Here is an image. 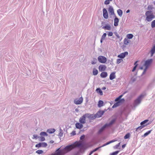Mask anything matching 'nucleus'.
<instances>
[{"mask_svg":"<svg viewBox=\"0 0 155 155\" xmlns=\"http://www.w3.org/2000/svg\"><path fill=\"white\" fill-rule=\"evenodd\" d=\"M115 120H112L109 123L106 124H105L103 127H102L99 130L98 133H101L107 127L111 125H112L114 122Z\"/></svg>","mask_w":155,"mask_h":155,"instance_id":"39448f33","label":"nucleus"},{"mask_svg":"<svg viewBox=\"0 0 155 155\" xmlns=\"http://www.w3.org/2000/svg\"><path fill=\"white\" fill-rule=\"evenodd\" d=\"M36 152V153H37L38 154H41L43 152V151L42 150H37Z\"/></svg>","mask_w":155,"mask_h":155,"instance_id":"a19ab883","label":"nucleus"},{"mask_svg":"<svg viewBox=\"0 0 155 155\" xmlns=\"http://www.w3.org/2000/svg\"><path fill=\"white\" fill-rule=\"evenodd\" d=\"M150 53L151 54V57H152L155 53V45H154L153 48L151 49Z\"/></svg>","mask_w":155,"mask_h":155,"instance_id":"dca6fc26","label":"nucleus"},{"mask_svg":"<svg viewBox=\"0 0 155 155\" xmlns=\"http://www.w3.org/2000/svg\"><path fill=\"white\" fill-rule=\"evenodd\" d=\"M104 102L103 101L100 100L98 102V107H100L103 106Z\"/></svg>","mask_w":155,"mask_h":155,"instance_id":"412c9836","label":"nucleus"},{"mask_svg":"<svg viewBox=\"0 0 155 155\" xmlns=\"http://www.w3.org/2000/svg\"><path fill=\"white\" fill-rule=\"evenodd\" d=\"M120 142L118 144H117L115 146H114V149H117L118 148V147H119L120 146Z\"/></svg>","mask_w":155,"mask_h":155,"instance_id":"c03bdc74","label":"nucleus"},{"mask_svg":"<svg viewBox=\"0 0 155 155\" xmlns=\"http://www.w3.org/2000/svg\"><path fill=\"white\" fill-rule=\"evenodd\" d=\"M123 94L120 95L118 97H117L115 99V101H117V102L120 101V103L122 101V100L124 101V99H121V98L123 97Z\"/></svg>","mask_w":155,"mask_h":155,"instance_id":"2eb2a0df","label":"nucleus"},{"mask_svg":"<svg viewBox=\"0 0 155 155\" xmlns=\"http://www.w3.org/2000/svg\"><path fill=\"white\" fill-rule=\"evenodd\" d=\"M103 16L104 17L105 19H107L108 18V14L107 11L106 9L105 8L103 9Z\"/></svg>","mask_w":155,"mask_h":155,"instance_id":"1a4fd4ad","label":"nucleus"},{"mask_svg":"<svg viewBox=\"0 0 155 155\" xmlns=\"http://www.w3.org/2000/svg\"><path fill=\"white\" fill-rule=\"evenodd\" d=\"M137 61H136V62H135V63H134V65H135H135H136L137 64Z\"/></svg>","mask_w":155,"mask_h":155,"instance_id":"052dcab7","label":"nucleus"},{"mask_svg":"<svg viewBox=\"0 0 155 155\" xmlns=\"http://www.w3.org/2000/svg\"><path fill=\"white\" fill-rule=\"evenodd\" d=\"M130 134L129 133H128L124 137V139H126L128 138H129L130 137Z\"/></svg>","mask_w":155,"mask_h":155,"instance_id":"f704fd0d","label":"nucleus"},{"mask_svg":"<svg viewBox=\"0 0 155 155\" xmlns=\"http://www.w3.org/2000/svg\"><path fill=\"white\" fill-rule=\"evenodd\" d=\"M133 37V35L132 34H130L127 35V39H131Z\"/></svg>","mask_w":155,"mask_h":155,"instance_id":"a878e982","label":"nucleus"},{"mask_svg":"<svg viewBox=\"0 0 155 155\" xmlns=\"http://www.w3.org/2000/svg\"><path fill=\"white\" fill-rule=\"evenodd\" d=\"M33 137L35 139H36L38 137V136L36 135H33Z\"/></svg>","mask_w":155,"mask_h":155,"instance_id":"864d4df0","label":"nucleus"},{"mask_svg":"<svg viewBox=\"0 0 155 155\" xmlns=\"http://www.w3.org/2000/svg\"><path fill=\"white\" fill-rule=\"evenodd\" d=\"M124 42L125 45H127L128 43H129V41L128 40L127 38H125L124 39Z\"/></svg>","mask_w":155,"mask_h":155,"instance_id":"b1692460","label":"nucleus"},{"mask_svg":"<svg viewBox=\"0 0 155 155\" xmlns=\"http://www.w3.org/2000/svg\"><path fill=\"white\" fill-rule=\"evenodd\" d=\"M87 118L93 119L94 118L92 115L86 114L80 118L79 121L81 124H84L86 123V119Z\"/></svg>","mask_w":155,"mask_h":155,"instance_id":"f257e3e1","label":"nucleus"},{"mask_svg":"<svg viewBox=\"0 0 155 155\" xmlns=\"http://www.w3.org/2000/svg\"><path fill=\"white\" fill-rule=\"evenodd\" d=\"M153 61V59H148L146 60L144 62V66L145 67V68L144 70L143 71L142 73V74H144L146 72L147 69L151 65Z\"/></svg>","mask_w":155,"mask_h":155,"instance_id":"7ed1b4c3","label":"nucleus"},{"mask_svg":"<svg viewBox=\"0 0 155 155\" xmlns=\"http://www.w3.org/2000/svg\"><path fill=\"white\" fill-rule=\"evenodd\" d=\"M76 127L77 128L81 129L83 127V125L81 123H78L75 124Z\"/></svg>","mask_w":155,"mask_h":155,"instance_id":"f3484780","label":"nucleus"},{"mask_svg":"<svg viewBox=\"0 0 155 155\" xmlns=\"http://www.w3.org/2000/svg\"><path fill=\"white\" fill-rule=\"evenodd\" d=\"M60 133H59L58 136L60 137H61L63 136V131L61 129H60Z\"/></svg>","mask_w":155,"mask_h":155,"instance_id":"473e14b6","label":"nucleus"},{"mask_svg":"<svg viewBox=\"0 0 155 155\" xmlns=\"http://www.w3.org/2000/svg\"><path fill=\"white\" fill-rule=\"evenodd\" d=\"M98 61L101 63H105L107 61V59L105 57L102 56H100L97 58Z\"/></svg>","mask_w":155,"mask_h":155,"instance_id":"423d86ee","label":"nucleus"},{"mask_svg":"<svg viewBox=\"0 0 155 155\" xmlns=\"http://www.w3.org/2000/svg\"><path fill=\"white\" fill-rule=\"evenodd\" d=\"M119 19L117 17H115L114 19V25L115 26H117L118 25Z\"/></svg>","mask_w":155,"mask_h":155,"instance_id":"a211bd4d","label":"nucleus"},{"mask_svg":"<svg viewBox=\"0 0 155 155\" xmlns=\"http://www.w3.org/2000/svg\"><path fill=\"white\" fill-rule=\"evenodd\" d=\"M112 1V0H106L104 1V3L105 5H108L110 3V2Z\"/></svg>","mask_w":155,"mask_h":155,"instance_id":"58836bf2","label":"nucleus"},{"mask_svg":"<svg viewBox=\"0 0 155 155\" xmlns=\"http://www.w3.org/2000/svg\"><path fill=\"white\" fill-rule=\"evenodd\" d=\"M100 76L102 78H105L107 76V73L105 72H103L101 73Z\"/></svg>","mask_w":155,"mask_h":155,"instance_id":"6ab92c4d","label":"nucleus"},{"mask_svg":"<svg viewBox=\"0 0 155 155\" xmlns=\"http://www.w3.org/2000/svg\"><path fill=\"white\" fill-rule=\"evenodd\" d=\"M154 4L155 5V3L154 2Z\"/></svg>","mask_w":155,"mask_h":155,"instance_id":"0e129e2a","label":"nucleus"},{"mask_svg":"<svg viewBox=\"0 0 155 155\" xmlns=\"http://www.w3.org/2000/svg\"><path fill=\"white\" fill-rule=\"evenodd\" d=\"M130 10H128L126 11V13H128L130 12Z\"/></svg>","mask_w":155,"mask_h":155,"instance_id":"bf43d9fd","label":"nucleus"},{"mask_svg":"<svg viewBox=\"0 0 155 155\" xmlns=\"http://www.w3.org/2000/svg\"><path fill=\"white\" fill-rule=\"evenodd\" d=\"M146 125H142L136 128V131H137L139 129L141 130Z\"/></svg>","mask_w":155,"mask_h":155,"instance_id":"72a5a7b5","label":"nucleus"},{"mask_svg":"<svg viewBox=\"0 0 155 155\" xmlns=\"http://www.w3.org/2000/svg\"><path fill=\"white\" fill-rule=\"evenodd\" d=\"M120 103V101H118L115 103L114 104V105L112 106L113 108H114L117 107V106H119V104Z\"/></svg>","mask_w":155,"mask_h":155,"instance_id":"c85d7f7f","label":"nucleus"},{"mask_svg":"<svg viewBox=\"0 0 155 155\" xmlns=\"http://www.w3.org/2000/svg\"><path fill=\"white\" fill-rule=\"evenodd\" d=\"M98 71L95 68H94L93 69V74L94 75H96L98 74Z\"/></svg>","mask_w":155,"mask_h":155,"instance_id":"393cba45","label":"nucleus"},{"mask_svg":"<svg viewBox=\"0 0 155 155\" xmlns=\"http://www.w3.org/2000/svg\"><path fill=\"white\" fill-rule=\"evenodd\" d=\"M145 95V93L142 94L135 100L134 102V105L135 106L138 105L140 104L142 99Z\"/></svg>","mask_w":155,"mask_h":155,"instance_id":"20e7f679","label":"nucleus"},{"mask_svg":"<svg viewBox=\"0 0 155 155\" xmlns=\"http://www.w3.org/2000/svg\"><path fill=\"white\" fill-rule=\"evenodd\" d=\"M41 143H39L38 144H37L35 145V147H41Z\"/></svg>","mask_w":155,"mask_h":155,"instance_id":"09e8293b","label":"nucleus"},{"mask_svg":"<svg viewBox=\"0 0 155 155\" xmlns=\"http://www.w3.org/2000/svg\"><path fill=\"white\" fill-rule=\"evenodd\" d=\"M102 28L105 30H111V28L110 26L109 25H106L105 26H103Z\"/></svg>","mask_w":155,"mask_h":155,"instance_id":"4468645a","label":"nucleus"},{"mask_svg":"<svg viewBox=\"0 0 155 155\" xmlns=\"http://www.w3.org/2000/svg\"><path fill=\"white\" fill-rule=\"evenodd\" d=\"M148 120H146L140 123L141 125H145L144 124L148 121Z\"/></svg>","mask_w":155,"mask_h":155,"instance_id":"e433bc0d","label":"nucleus"},{"mask_svg":"<svg viewBox=\"0 0 155 155\" xmlns=\"http://www.w3.org/2000/svg\"><path fill=\"white\" fill-rule=\"evenodd\" d=\"M107 68L106 65L103 64L100 65L98 67L99 71L101 72L105 71Z\"/></svg>","mask_w":155,"mask_h":155,"instance_id":"6e6552de","label":"nucleus"},{"mask_svg":"<svg viewBox=\"0 0 155 155\" xmlns=\"http://www.w3.org/2000/svg\"><path fill=\"white\" fill-rule=\"evenodd\" d=\"M108 11L111 15H113L114 14V9L112 6H110L109 8Z\"/></svg>","mask_w":155,"mask_h":155,"instance_id":"ddd939ff","label":"nucleus"},{"mask_svg":"<svg viewBox=\"0 0 155 155\" xmlns=\"http://www.w3.org/2000/svg\"><path fill=\"white\" fill-rule=\"evenodd\" d=\"M83 101V98L81 97L79 99H76L74 101V103L76 104H81Z\"/></svg>","mask_w":155,"mask_h":155,"instance_id":"0eeeda50","label":"nucleus"},{"mask_svg":"<svg viewBox=\"0 0 155 155\" xmlns=\"http://www.w3.org/2000/svg\"><path fill=\"white\" fill-rule=\"evenodd\" d=\"M110 143H111V142H110V141H109V142H107L106 143L104 144L103 145H102V146H101L100 147H103L105 146H106V145H108V144H110Z\"/></svg>","mask_w":155,"mask_h":155,"instance_id":"de8ad7c7","label":"nucleus"},{"mask_svg":"<svg viewBox=\"0 0 155 155\" xmlns=\"http://www.w3.org/2000/svg\"><path fill=\"white\" fill-rule=\"evenodd\" d=\"M152 130H150L149 131H148L147 132L145 133L143 135V137H145L148 135L149 134H150L151 131Z\"/></svg>","mask_w":155,"mask_h":155,"instance_id":"cd10ccee","label":"nucleus"},{"mask_svg":"<svg viewBox=\"0 0 155 155\" xmlns=\"http://www.w3.org/2000/svg\"><path fill=\"white\" fill-rule=\"evenodd\" d=\"M55 130L54 129H48L47 130V132L49 133V134H52L54 133Z\"/></svg>","mask_w":155,"mask_h":155,"instance_id":"aec40b11","label":"nucleus"},{"mask_svg":"<svg viewBox=\"0 0 155 155\" xmlns=\"http://www.w3.org/2000/svg\"><path fill=\"white\" fill-rule=\"evenodd\" d=\"M119 151H116L114 152H113L112 153H111L110 154V155H117V154L119 153Z\"/></svg>","mask_w":155,"mask_h":155,"instance_id":"4c0bfd02","label":"nucleus"},{"mask_svg":"<svg viewBox=\"0 0 155 155\" xmlns=\"http://www.w3.org/2000/svg\"><path fill=\"white\" fill-rule=\"evenodd\" d=\"M140 69H143V67H140Z\"/></svg>","mask_w":155,"mask_h":155,"instance_id":"e2e57ef3","label":"nucleus"},{"mask_svg":"<svg viewBox=\"0 0 155 155\" xmlns=\"http://www.w3.org/2000/svg\"><path fill=\"white\" fill-rule=\"evenodd\" d=\"M108 33L107 35L109 36H112L113 35V33L111 31L107 32Z\"/></svg>","mask_w":155,"mask_h":155,"instance_id":"a18cd8bd","label":"nucleus"},{"mask_svg":"<svg viewBox=\"0 0 155 155\" xmlns=\"http://www.w3.org/2000/svg\"><path fill=\"white\" fill-rule=\"evenodd\" d=\"M137 64L134 66V68L132 70V72H134L135 71V70H136V69L137 68Z\"/></svg>","mask_w":155,"mask_h":155,"instance_id":"8fccbe9b","label":"nucleus"},{"mask_svg":"<svg viewBox=\"0 0 155 155\" xmlns=\"http://www.w3.org/2000/svg\"><path fill=\"white\" fill-rule=\"evenodd\" d=\"M40 135L41 136H48V134L46 132H41L40 133Z\"/></svg>","mask_w":155,"mask_h":155,"instance_id":"7c9ffc66","label":"nucleus"},{"mask_svg":"<svg viewBox=\"0 0 155 155\" xmlns=\"http://www.w3.org/2000/svg\"><path fill=\"white\" fill-rule=\"evenodd\" d=\"M116 141H117V140H112L110 141L111 142V143H113V142H115Z\"/></svg>","mask_w":155,"mask_h":155,"instance_id":"5fc2aeb1","label":"nucleus"},{"mask_svg":"<svg viewBox=\"0 0 155 155\" xmlns=\"http://www.w3.org/2000/svg\"><path fill=\"white\" fill-rule=\"evenodd\" d=\"M97 62V60L96 59H94L91 62V64H96Z\"/></svg>","mask_w":155,"mask_h":155,"instance_id":"49530a36","label":"nucleus"},{"mask_svg":"<svg viewBox=\"0 0 155 155\" xmlns=\"http://www.w3.org/2000/svg\"><path fill=\"white\" fill-rule=\"evenodd\" d=\"M128 54V53L127 52H125L124 53H122L118 55V57L123 58H124L125 56Z\"/></svg>","mask_w":155,"mask_h":155,"instance_id":"9d476101","label":"nucleus"},{"mask_svg":"<svg viewBox=\"0 0 155 155\" xmlns=\"http://www.w3.org/2000/svg\"><path fill=\"white\" fill-rule=\"evenodd\" d=\"M114 34L117 38L119 39L120 41H121L122 40V38L120 37L117 32L114 33Z\"/></svg>","mask_w":155,"mask_h":155,"instance_id":"c756f323","label":"nucleus"},{"mask_svg":"<svg viewBox=\"0 0 155 155\" xmlns=\"http://www.w3.org/2000/svg\"><path fill=\"white\" fill-rule=\"evenodd\" d=\"M101 147H97L94 149L93 150L91 151L90 153H89V155H91L94 152L96 151L97 150H98L100 148H101Z\"/></svg>","mask_w":155,"mask_h":155,"instance_id":"5701e85b","label":"nucleus"},{"mask_svg":"<svg viewBox=\"0 0 155 155\" xmlns=\"http://www.w3.org/2000/svg\"><path fill=\"white\" fill-rule=\"evenodd\" d=\"M104 40L103 39H102L101 38V40H100L101 43H102V42H103V40Z\"/></svg>","mask_w":155,"mask_h":155,"instance_id":"4d7b16f0","label":"nucleus"},{"mask_svg":"<svg viewBox=\"0 0 155 155\" xmlns=\"http://www.w3.org/2000/svg\"><path fill=\"white\" fill-rule=\"evenodd\" d=\"M117 13L118 15L120 17L122 16L123 14V12L121 9H119L117 10Z\"/></svg>","mask_w":155,"mask_h":155,"instance_id":"4be33fe9","label":"nucleus"},{"mask_svg":"<svg viewBox=\"0 0 155 155\" xmlns=\"http://www.w3.org/2000/svg\"><path fill=\"white\" fill-rule=\"evenodd\" d=\"M123 61V60L121 59H118L117 60V63L119 64Z\"/></svg>","mask_w":155,"mask_h":155,"instance_id":"37998d69","label":"nucleus"},{"mask_svg":"<svg viewBox=\"0 0 155 155\" xmlns=\"http://www.w3.org/2000/svg\"><path fill=\"white\" fill-rule=\"evenodd\" d=\"M126 146V145L125 144H124L123 145H122V147L123 148H124Z\"/></svg>","mask_w":155,"mask_h":155,"instance_id":"13d9d810","label":"nucleus"},{"mask_svg":"<svg viewBox=\"0 0 155 155\" xmlns=\"http://www.w3.org/2000/svg\"><path fill=\"white\" fill-rule=\"evenodd\" d=\"M115 72H114L111 73L110 76V80H112L113 79L115 78Z\"/></svg>","mask_w":155,"mask_h":155,"instance_id":"f8f14e48","label":"nucleus"},{"mask_svg":"<svg viewBox=\"0 0 155 155\" xmlns=\"http://www.w3.org/2000/svg\"><path fill=\"white\" fill-rule=\"evenodd\" d=\"M41 147H46L47 146V144L45 142L41 143Z\"/></svg>","mask_w":155,"mask_h":155,"instance_id":"79ce46f5","label":"nucleus"},{"mask_svg":"<svg viewBox=\"0 0 155 155\" xmlns=\"http://www.w3.org/2000/svg\"><path fill=\"white\" fill-rule=\"evenodd\" d=\"M106 88L105 87H103L102 88L103 90H105L106 89Z\"/></svg>","mask_w":155,"mask_h":155,"instance_id":"680f3d73","label":"nucleus"},{"mask_svg":"<svg viewBox=\"0 0 155 155\" xmlns=\"http://www.w3.org/2000/svg\"><path fill=\"white\" fill-rule=\"evenodd\" d=\"M54 142V141L53 140H51L50 141V143H53Z\"/></svg>","mask_w":155,"mask_h":155,"instance_id":"6e6d98bb","label":"nucleus"},{"mask_svg":"<svg viewBox=\"0 0 155 155\" xmlns=\"http://www.w3.org/2000/svg\"><path fill=\"white\" fill-rule=\"evenodd\" d=\"M145 15L146 20L148 22L151 21L155 17L153 12L151 11H148L146 12Z\"/></svg>","mask_w":155,"mask_h":155,"instance_id":"f03ea898","label":"nucleus"},{"mask_svg":"<svg viewBox=\"0 0 155 155\" xmlns=\"http://www.w3.org/2000/svg\"><path fill=\"white\" fill-rule=\"evenodd\" d=\"M153 8V7L152 5H148L147 8V10L148 11H151L152 10Z\"/></svg>","mask_w":155,"mask_h":155,"instance_id":"2f4dec72","label":"nucleus"},{"mask_svg":"<svg viewBox=\"0 0 155 155\" xmlns=\"http://www.w3.org/2000/svg\"><path fill=\"white\" fill-rule=\"evenodd\" d=\"M104 112L103 111H98L95 115V117H101L104 114Z\"/></svg>","mask_w":155,"mask_h":155,"instance_id":"9b49d317","label":"nucleus"},{"mask_svg":"<svg viewBox=\"0 0 155 155\" xmlns=\"http://www.w3.org/2000/svg\"><path fill=\"white\" fill-rule=\"evenodd\" d=\"M96 91L99 93H100L101 95H103L102 91L101 90L100 88H97L96 90Z\"/></svg>","mask_w":155,"mask_h":155,"instance_id":"bb28decb","label":"nucleus"},{"mask_svg":"<svg viewBox=\"0 0 155 155\" xmlns=\"http://www.w3.org/2000/svg\"><path fill=\"white\" fill-rule=\"evenodd\" d=\"M41 141H44L45 140V139L44 137H41Z\"/></svg>","mask_w":155,"mask_h":155,"instance_id":"3c124183","label":"nucleus"},{"mask_svg":"<svg viewBox=\"0 0 155 155\" xmlns=\"http://www.w3.org/2000/svg\"><path fill=\"white\" fill-rule=\"evenodd\" d=\"M107 35V34L106 33H104L102 36L101 38L104 40Z\"/></svg>","mask_w":155,"mask_h":155,"instance_id":"ea45409f","label":"nucleus"},{"mask_svg":"<svg viewBox=\"0 0 155 155\" xmlns=\"http://www.w3.org/2000/svg\"><path fill=\"white\" fill-rule=\"evenodd\" d=\"M85 137V136L84 135H83L82 136H81V137H80V139L82 140H83L84 139Z\"/></svg>","mask_w":155,"mask_h":155,"instance_id":"603ef678","label":"nucleus"},{"mask_svg":"<svg viewBox=\"0 0 155 155\" xmlns=\"http://www.w3.org/2000/svg\"><path fill=\"white\" fill-rule=\"evenodd\" d=\"M151 26L152 28L155 27V20L153 21L151 23Z\"/></svg>","mask_w":155,"mask_h":155,"instance_id":"c9c22d12","label":"nucleus"}]
</instances>
